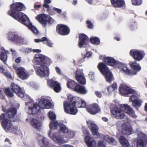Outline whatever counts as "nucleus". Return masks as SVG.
<instances>
[{
	"instance_id": "2f4dec72",
	"label": "nucleus",
	"mask_w": 147,
	"mask_h": 147,
	"mask_svg": "<svg viewBox=\"0 0 147 147\" xmlns=\"http://www.w3.org/2000/svg\"><path fill=\"white\" fill-rule=\"evenodd\" d=\"M30 123L34 128L39 130L40 129L41 124L37 119L34 118L32 119L30 121Z\"/></svg>"
},
{
	"instance_id": "20e7f679",
	"label": "nucleus",
	"mask_w": 147,
	"mask_h": 147,
	"mask_svg": "<svg viewBox=\"0 0 147 147\" xmlns=\"http://www.w3.org/2000/svg\"><path fill=\"white\" fill-rule=\"evenodd\" d=\"M130 66L133 70L128 69L127 67H124L122 68V71L125 72V74L130 76L136 75L137 72L139 71L141 69V67L140 65L137 63L136 61H133L130 62Z\"/></svg>"
},
{
	"instance_id": "f3484780",
	"label": "nucleus",
	"mask_w": 147,
	"mask_h": 147,
	"mask_svg": "<svg viewBox=\"0 0 147 147\" xmlns=\"http://www.w3.org/2000/svg\"><path fill=\"white\" fill-rule=\"evenodd\" d=\"M10 88L13 92L15 93L21 98H23L24 96L23 92L20 87L18 85L13 82L11 83Z\"/></svg>"
},
{
	"instance_id": "f704fd0d",
	"label": "nucleus",
	"mask_w": 147,
	"mask_h": 147,
	"mask_svg": "<svg viewBox=\"0 0 147 147\" xmlns=\"http://www.w3.org/2000/svg\"><path fill=\"white\" fill-rule=\"evenodd\" d=\"M119 140L122 146L124 147H129V144L127 140L124 137L121 136L120 137Z\"/></svg>"
},
{
	"instance_id": "4c0bfd02",
	"label": "nucleus",
	"mask_w": 147,
	"mask_h": 147,
	"mask_svg": "<svg viewBox=\"0 0 147 147\" xmlns=\"http://www.w3.org/2000/svg\"><path fill=\"white\" fill-rule=\"evenodd\" d=\"M4 92L5 95L8 97H11L14 96L13 92L11 88H6Z\"/></svg>"
},
{
	"instance_id": "1a4fd4ad",
	"label": "nucleus",
	"mask_w": 147,
	"mask_h": 147,
	"mask_svg": "<svg viewBox=\"0 0 147 147\" xmlns=\"http://www.w3.org/2000/svg\"><path fill=\"white\" fill-rule=\"evenodd\" d=\"M139 98V95L138 94L134 93L129 98L130 101L132 102V106L137 110L141 106L143 102L142 100Z\"/></svg>"
},
{
	"instance_id": "79ce46f5",
	"label": "nucleus",
	"mask_w": 147,
	"mask_h": 147,
	"mask_svg": "<svg viewBox=\"0 0 147 147\" xmlns=\"http://www.w3.org/2000/svg\"><path fill=\"white\" fill-rule=\"evenodd\" d=\"M53 139L57 143L61 144H62L63 143V139L61 136H55L53 138Z\"/></svg>"
},
{
	"instance_id": "473e14b6",
	"label": "nucleus",
	"mask_w": 147,
	"mask_h": 147,
	"mask_svg": "<svg viewBox=\"0 0 147 147\" xmlns=\"http://www.w3.org/2000/svg\"><path fill=\"white\" fill-rule=\"evenodd\" d=\"M78 83L71 79H69L67 81L66 85L68 88L74 90Z\"/></svg>"
},
{
	"instance_id": "4be33fe9",
	"label": "nucleus",
	"mask_w": 147,
	"mask_h": 147,
	"mask_svg": "<svg viewBox=\"0 0 147 147\" xmlns=\"http://www.w3.org/2000/svg\"><path fill=\"white\" fill-rule=\"evenodd\" d=\"M121 130L123 134L129 135L131 134L132 129L131 126L127 122L123 123L121 125Z\"/></svg>"
},
{
	"instance_id": "37998d69",
	"label": "nucleus",
	"mask_w": 147,
	"mask_h": 147,
	"mask_svg": "<svg viewBox=\"0 0 147 147\" xmlns=\"http://www.w3.org/2000/svg\"><path fill=\"white\" fill-rule=\"evenodd\" d=\"M132 5H140L142 2V0H131Z\"/></svg>"
},
{
	"instance_id": "a211bd4d",
	"label": "nucleus",
	"mask_w": 147,
	"mask_h": 147,
	"mask_svg": "<svg viewBox=\"0 0 147 147\" xmlns=\"http://www.w3.org/2000/svg\"><path fill=\"white\" fill-rule=\"evenodd\" d=\"M48 86L57 92H59L61 90L60 84L57 81L51 79L48 82Z\"/></svg>"
},
{
	"instance_id": "0e129e2a",
	"label": "nucleus",
	"mask_w": 147,
	"mask_h": 147,
	"mask_svg": "<svg viewBox=\"0 0 147 147\" xmlns=\"http://www.w3.org/2000/svg\"><path fill=\"white\" fill-rule=\"evenodd\" d=\"M48 40V39L46 37H44L40 39L41 42H44L45 41H47Z\"/></svg>"
},
{
	"instance_id": "a18cd8bd",
	"label": "nucleus",
	"mask_w": 147,
	"mask_h": 147,
	"mask_svg": "<svg viewBox=\"0 0 147 147\" xmlns=\"http://www.w3.org/2000/svg\"><path fill=\"white\" fill-rule=\"evenodd\" d=\"M48 115L49 119L51 120L55 119L56 116L55 115L53 112L49 111L48 113Z\"/></svg>"
},
{
	"instance_id": "09e8293b",
	"label": "nucleus",
	"mask_w": 147,
	"mask_h": 147,
	"mask_svg": "<svg viewBox=\"0 0 147 147\" xmlns=\"http://www.w3.org/2000/svg\"><path fill=\"white\" fill-rule=\"evenodd\" d=\"M3 74L7 78L9 79H11L12 77L10 73L9 72L5 71Z\"/></svg>"
},
{
	"instance_id": "603ef678",
	"label": "nucleus",
	"mask_w": 147,
	"mask_h": 147,
	"mask_svg": "<svg viewBox=\"0 0 147 147\" xmlns=\"http://www.w3.org/2000/svg\"><path fill=\"white\" fill-rule=\"evenodd\" d=\"M105 145L103 141H100L98 142V147H105Z\"/></svg>"
},
{
	"instance_id": "8fccbe9b",
	"label": "nucleus",
	"mask_w": 147,
	"mask_h": 147,
	"mask_svg": "<svg viewBox=\"0 0 147 147\" xmlns=\"http://www.w3.org/2000/svg\"><path fill=\"white\" fill-rule=\"evenodd\" d=\"M94 93L98 97L100 98L102 97V94L101 92L96 91L94 92Z\"/></svg>"
},
{
	"instance_id": "6ab92c4d",
	"label": "nucleus",
	"mask_w": 147,
	"mask_h": 147,
	"mask_svg": "<svg viewBox=\"0 0 147 147\" xmlns=\"http://www.w3.org/2000/svg\"><path fill=\"white\" fill-rule=\"evenodd\" d=\"M51 104L50 101L45 98H42L38 104V107L40 108L49 109L51 108Z\"/></svg>"
},
{
	"instance_id": "72a5a7b5",
	"label": "nucleus",
	"mask_w": 147,
	"mask_h": 147,
	"mask_svg": "<svg viewBox=\"0 0 147 147\" xmlns=\"http://www.w3.org/2000/svg\"><path fill=\"white\" fill-rule=\"evenodd\" d=\"M38 105L36 104H33L32 107H28L29 112L30 114H34L36 113L39 111L38 108Z\"/></svg>"
},
{
	"instance_id": "4d7b16f0",
	"label": "nucleus",
	"mask_w": 147,
	"mask_h": 147,
	"mask_svg": "<svg viewBox=\"0 0 147 147\" xmlns=\"http://www.w3.org/2000/svg\"><path fill=\"white\" fill-rule=\"evenodd\" d=\"M92 55V53H91L88 52L87 53L84 55V58H85L86 57H89L90 56H91Z\"/></svg>"
},
{
	"instance_id": "bf43d9fd",
	"label": "nucleus",
	"mask_w": 147,
	"mask_h": 147,
	"mask_svg": "<svg viewBox=\"0 0 147 147\" xmlns=\"http://www.w3.org/2000/svg\"><path fill=\"white\" fill-rule=\"evenodd\" d=\"M107 91L109 92H110L111 91H114V90L112 88V87L111 86H109L107 88Z\"/></svg>"
},
{
	"instance_id": "4468645a",
	"label": "nucleus",
	"mask_w": 147,
	"mask_h": 147,
	"mask_svg": "<svg viewBox=\"0 0 147 147\" xmlns=\"http://www.w3.org/2000/svg\"><path fill=\"white\" fill-rule=\"evenodd\" d=\"M111 112L114 117L117 119H122L124 117L123 111L121 109L117 107H113L112 109Z\"/></svg>"
},
{
	"instance_id": "dca6fc26",
	"label": "nucleus",
	"mask_w": 147,
	"mask_h": 147,
	"mask_svg": "<svg viewBox=\"0 0 147 147\" xmlns=\"http://www.w3.org/2000/svg\"><path fill=\"white\" fill-rule=\"evenodd\" d=\"M119 91L121 94H134V90L130 88L128 86L124 84H121L119 88Z\"/></svg>"
},
{
	"instance_id": "ea45409f",
	"label": "nucleus",
	"mask_w": 147,
	"mask_h": 147,
	"mask_svg": "<svg viewBox=\"0 0 147 147\" xmlns=\"http://www.w3.org/2000/svg\"><path fill=\"white\" fill-rule=\"evenodd\" d=\"M52 63L51 60L49 58L45 57V59L43 61V65H45L46 66H49Z\"/></svg>"
},
{
	"instance_id": "f03ea898",
	"label": "nucleus",
	"mask_w": 147,
	"mask_h": 147,
	"mask_svg": "<svg viewBox=\"0 0 147 147\" xmlns=\"http://www.w3.org/2000/svg\"><path fill=\"white\" fill-rule=\"evenodd\" d=\"M17 113L15 108H9L7 110L5 114L2 113L0 116V121L2 127L7 133L8 132L14 134L16 133L17 128L14 127L11 121H17L14 117Z\"/></svg>"
},
{
	"instance_id": "2eb2a0df",
	"label": "nucleus",
	"mask_w": 147,
	"mask_h": 147,
	"mask_svg": "<svg viewBox=\"0 0 147 147\" xmlns=\"http://www.w3.org/2000/svg\"><path fill=\"white\" fill-rule=\"evenodd\" d=\"M75 78L77 81L81 85H84L86 84V80L82 71L77 69L75 74Z\"/></svg>"
},
{
	"instance_id": "7c9ffc66",
	"label": "nucleus",
	"mask_w": 147,
	"mask_h": 147,
	"mask_svg": "<svg viewBox=\"0 0 147 147\" xmlns=\"http://www.w3.org/2000/svg\"><path fill=\"white\" fill-rule=\"evenodd\" d=\"M85 141L88 147H95L96 143L92 140V138L89 136H86L85 138Z\"/></svg>"
},
{
	"instance_id": "5701e85b",
	"label": "nucleus",
	"mask_w": 147,
	"mask_h": 147,
	"mask_svg": "<svg viewBox=\"0 0 147 147\" xmlns=\"http://www.w3.org/2000/svg\"><path fill=\"white\" fill-rule=\"evenodd\" d=\"M88 37L84 34H80L79 35V41H78V46L80 48L84 47V45L87 44V41L88 40Z\"/></svg>"
},
{
	"instance_id": "cd10ccee",
	"label": "nucleus",
	"mask_w": 147,
	"mask_h": 147,
	"mask_svg": "<svg viewBox=\"0 0 147 147\" xmlns=\"http://www.w3.org/2000/svg\"><path fill=\"white\" fill-rule=\"evenodd\" d=\"M8 53V51L5 50L3 47L0 48V59L5 64L7 60V54Z\"/></svg>"
},
{
	"instance_id": "b1692460",
	"label": "nucleus",
	"mask_w": 147,
	"mask_h": 147,
	"mask_svg": "<svg viewBox=\"0 0 147 147\" xmlns=\"http://www.w3.org/2000/svg\"><path fill=\"white\" fill-rule=\"evenodd\" d=\"M45 59V55L37 53L34 57L33 61L35 64L37 65H43V61Z\"/></svg>"
},
{
	"instance_id": "052dcab7",
	"label": "nucleus",
	"mask_w": 147,
	"mask_h": 147,
	"mask_svg": "<svg viewBox=\"0 0 147 147\" xmlns=\"http://www.w3.org/2000/svg\"><path fill=\"white\" fill-rule=\"evenodd\" d=\"M38 119L41 121H42L44 119V116L42 115H38Z\"/></svg>"
},
{
	"instance_id": "49530a36",
	"label": "nucleus",
	"mask_w": 147,
	"mask_h": 147,
	"mask_svg": "<svg viewBox=\"0 0 147 147\" xmlns=\"http://www.w3.org/2000/svg\"><path fill=\"white\" fill-rule=\"evenodd\" d=\"M137 147H144V141L142 139L138 140L137 142Z\"/></svg>"
},
{
	"instance_id": "338daca9",
	"label": "nucleus",
	"mask_w": 147,
	"mask_h": 147,
	"mask_svg": "<svg viewBox=\"0 0 147 147\" xmlns=\"http://www.w3.org/2000/svg\"><path fill=\"white\" fill-rule=\"evenodd\" d=\"M32 51L33 52H36V53H40L41 52V51L40 50V49H34Z\"/></svg>"
},
{
	"instance_id": "412c9836",
	"label": "nucleus",
	"mask_w": 147,
	"mask_h": 147,
	"mask_svg": "<svg viewBox=\"0 0 147 147\" xmlns=\"http://www.w3.org/2000/svg\"><path fill=\"white\" fill-rule=\"evenodd\" d=\"M121 107L124 110L125 112L129 116L136 118L137 116L135 114L134 111L132 108L127 104H123V106L121 105Z\"/></svg>"
},
{
	"instance_id": "c9c22d12",
	"label": "nucleus",
	"mask_w": 147,
	"mask_h": 147,
	"mask_svg": "<svg viewBox=\"0 0 147 147\" xmlns=\"http://www.w3.org/2000/svg\"><path fill=\"white\" fill-rule=\"evenodd\" d=\"M103 75L105 76L106 81L109 83L111 82L114 79L113 75L110 70Z\"/></svg>"
},
{
	"instance_id": "a19ab883",
	"label": "nucleus",
	"mask_w": 147,
	"mask_h": 147,
	"mask_svg": "<svg viewBox=\"0 0 147 147\" xmlns=\"http://www.w3.org/2000/svg\"><path fill=\"white\" fill-rule=\"evenodd\" d=\"M42 147H50V145L48 140L45 138H43L41 140Z\"/></svg>"
},
{
	"instance_id": "aec40b11",
	"label": "nucleus",
	"mask_w": 147,
	"mask_h": 147,
	"mask_svg": "<svg viewBox=\"0 0 147 147\" xmlns=\"http://www.w3.org/2000/svg\"><path fill=\"white\" fill-rule=\"evenodd\" d=\"M16 74L22 80L27 79L28 77V74L24 68L20 67L16 70Z\"/></svg>"
},
{
	"instance_id": "c85d7f7f",
	"label": "nucleus",
	"mask_w": 147,
	"mask_h": 147,
	"mask_svg": "<svg viewBox=\"0 0 147 147\" xmlns=\"http://www.w3.org/2000/svg\"><path fill=\"white\" fill-rule=\"evenodd\" d=\"M111 4L115 8H120L125 4L124 0H110Z\"/></svg>"
},
{
	"instance_id": "e433bc0d",
	"label": "nucleus",
	"mask_w": 147,
	"mask_h": 147,
	"mask_svg": "<svg viewBox=\"0 0 147 147\" xmlns=\"http://www.w3.org/2000/svg\"><path fill=\"white\" fill-rule=\"evenodd\" d=\"M90 42L95 45H99L100 43V40L98 37L96 36L91 37L90 39Z\"/></svg>"
},
{
	"instance_id": "39448f33",
	"label": "nucleus",
	"mask_w": 147,
	"mask_h": 147,
	"mask_svg": "<svg viewBox=\"0 0 147 147\" xmlns=\"http://www.w3.org/2000/svg\"><path fill=\"white\" fill-rule=\"evenodd\" d=\"M40 65V67L34 65V67L37 74L42 78L48 76L49 73L48 68L45 65Z\"/></svg>"
},
{
	"instance_id": "774afa93",
	"label": "nucleus",
	"mask_w": 147,
	"mask_h": 147,
	"mask_svg": "<svg viewBox=\"0 0 147 147\" xmlns=\"http://www.w3.org/2000/svg\"><path fill=\"white\" fill-rule=\"evenodd\" d=\"M41 6V5L40 4H39L38 5H34V7L35 9H37L38 8H40Z\"/></svg>"
},
{
	"instance_id": "6e6d98bb",
	"label": "nucleus",
	"mask_w": 147,
	"mask_h": 147,
	"mask_svg": "<svg viewBox=\"0 0 147 147\" xmlns=\"http://www.w3.org/2000/svg\"><path fill=\"white\" fill-rule=\"evenodd\" d=\"M53 10L54 11H56L57 13H59L62 12V11L61 9L56 8L55 7H53Z\"/></svg>"
},
{
	"instance_id": "58836bf2",
	"label": "nucleus",
	"mask_w": 147,
	"mask_h": 147,
	"mask_svg": "<svg viewBox=\"0 0 147 147\" xmlns=\"http://www.w3.org/2000/svg\"><path fill=\"white\" fill-rule=\"evenodd\" d=\"M75 135V133L74 131L68 129V131L65 135V136L67 138L70 139L74 137Z\"/></svg>"
},
{
	"instance_id": "a878e982",
	"label": "nucleus",
	"mask_w": 147,
	"mask_h": 147,
	"mask_svg": "<svg viewBox=\"0 0 147 147\" xmlns=\"http://www.w3.org/2000/svg\"><path fill=\"white\" fill-rule=\"evenodd\" d=\"M51 2V0H44V4L42 5V7L46 9V11L49 14L53 15L55 14V13L49 5Z\"/></svg>"
},
{
	"instance_id": "5fc2aeb1",
	"label": "nucleus",
	"mask_w": 147,
	"mask_h": 147,
	"mask_svg": "<svg viewBox=\"0 0 147 147\" xmlns=\"http://www.w3.org/2000/svg\"><path fill=\"white\" fill-rule=\"evenodd\" d=\"M46 45L49 47H52L53 43L50 40L48 39L46 42Z\"/></svg>"
},
{
	"instance_id": "f8f14e48",
	"label": "nucleus",
	"mask_w": 147,
	"mask_h": 147,
	"mask_svg": "<svg viewBox=\"0 0 147 147\" xmlns=\"http://www.w3.org/2000/svg\"><path fill=\"white\" fill-rule=\"evenodd\" d=\"M7 37L9 40L16 42L17 45L24 42V39L13 32L9 33Z\"/></svg>"
},
{
	"instance_id": "7ed1b4c3",
	"label": "nucleus",
	"mask_w": 147,
	"mask_h": 147,
	"mask_svg": "<svg viewBox=\"0 0 147 147\" xmlns=\"http://www.w3.org/2000/svg\"><path fill=\"white\" fill-rule=\"evenodd\" d=\"M68 100L71 103L67 102L63 104L64 110L67 113L76 115L78 112L76 106L78 108H85L86 106L85 101L79 97H72L68 98Z\"/></svg>"
},
{
	"instance_id": "de8ad7c7",
	"label": "nucleus",
	"mask_w": 147,
	"mask_h": 147,
	"mask_svg": "<svg viewBox=\"0 0 147 147\" xmlns=\"http://www.w3.org/2000/svg\"><path fill=\"white\" fill-rule=\"evenodd\" d=\"M86 24L87 27L90 29L92 28L93 25V24L91 22V21L89 20H87L86 22Z\"/></svg>"
},
{
	"instance_id": "393cba45",
	"label": "nucleus",
	"mask_w": 147,
	"mask_h": 147,
	"mask_svg": "<svg viewBox=\"0 0 147 147\" xmlns=\"http://www.w3.org/2000/svg\"><path fill=\"white\" fill-rule=\"evenodd\" d=\"M104 62L107 65L114 67L118 64L119 62L116 61L113 57H107L104 58Z\"/></svg>"
},
{
	"instance_id": "69168bd1",
	"label": "nucleus",
	"mask_w": 147,
	"mask_h": 147,
	"mask_svg": "<svg viewBox=\"0 0 147 147\" xmlns=\"http://www.w3.org/2000/svg\"><path fill=\"white\" fill-rule=\"evenodd\" d=\"M5 71L3 67L0 66V72L3 73Z\"/></svg>"
},
{
	"instance_id": "0eeeda50",
	"label": "nucleus",
	"mask_w": 147,
	"mask_h": 147,
	"mask_svg": "<svg viewBox=\"0 0 147 147\" xmlns=\"http://www.w3.org/2000/svg\"><path fill=\"white\" fill-rule=\"evenodd\" d=\"M49 127L51 130L53 129H58V127L59 128V131L60 133H62L64 135L67 131H68V129L66 126L63 124L60 123H58L57 121L50 122L49 124Z\"/></svg>"
},
{
	"instance_id": "c756f323",
	"label": "nucleus",
	"mask_w": 147,
	"mask_h": 147,
	"mask_svg": "<svg viewBox=\"0 0 147 147\" xmlns=\"http://www.w3.org/2000/svg\"><path fill=\"white\" fill-rule=\"evenodd\" d=\"M106 63L100 62L97 66V67L102 74H104L110 70L109 68L107 66Z\"/></svg>"
},
{
	"instance_id": "bb28decb",
	"label": "nucleus",
	"mask_w": 147,
	"mask_h": 147,
	"mask_svg": "<svg viewBox=\"0 0 147 147\" xmlns=\"http://www.w3.org/2000/svg\"><path fill=\"white\" fill-rule=\"evenodd\" d=\"M74 91L82 94H85L87 93V91L85 86L81 85L78 83L75 88Z\"/></svg>"
},
{
	"instance_id": "9d476101",
	"label": "nucleus",
	"mask_w": 147,
	"mask_h": 147,
	"mask_svg": "<svg viewBox=\"0 0 147 147\" xmlns=\"http://www.w3.org/2000/svg\"><path fill=\"white\" fill-rule=\"evenodd\" d=\"M56 31L58 34L62 36L67 35L70 32L69 27L66 25L62 24H58L57 26Z\"/></svg>"
},
{
	"instance_id": "13d9d810",
	"label": "nucleus",
	"mask_w": 147,
	"mask_h": 147,
	"mask_svg": "<svg viewBox=\"0 0 147 147\" xmlns=\"http://www.w3.org/2000/svg\"><path fill=\"white\" fill-rule=\"evenodd\" d=\"M55 70L57 73L59 75H61V71L60 68L57 67H55Z\"/></svg>"
},
{
	"instance_id": "423d86ee",
	"label": "nucleus",
	"mask_w": 147,
	"mask_h": 147,
	"mask_svg": "<svg viewBox=\"0 0 147 147\" xmlns=\"http://www.w3.org/2000/svg\"><path fill=\"white\" fill-rule=\"evenodd\" d=\"M35 19L44 27L46 26L47 23H52L53 22V19L49 16L45 14L37 15Z\"/></svg>"
},
{
	"instance_id": "680f3d73",
	"label": "nucleus",
	"mask_w": 147,
	"mask_h": 147,
	"mask_svg": "<svg viewBox=\"0 0 147 147\" xmlns=\"http://www.w3.org/2000/svg\"><path fill=\"white\" fill-rule=\"evenodd\" d=\"M21 60V57H18L16 59L15 61L16 63H18L20 62Z\"/></svg>"
},
{
	"instance_id": "e2e57ef3",
	"label": "nucleus",
	"mask_w": 147,
	"mask_h": 147,
	"mask_svg": "<svg viewBox=\"0 0 147 147\" xmlns=\"http://www.w3.org/2000/svg\"><path fill=\"white\" fill-rule=\"evenodd\" d=\"M5 98V96L2 94L1 90L0 89V98L3 99Z\"/></svg>"
},
{
	"instance_id": "f257e3e1",
	"label": "nucleus",
	"mask_w": 147,
	"mask_h": 147,
	"mask_svg": "<svg viewBox=\"0 0 147 147\" xmlns=\"http://www.w3.org/2000/svg\"><path fill=\"white\" fill-rule=\"evenodd\" d=\"M24 5L21 3L16 2L10 5V9L8 12V15L27 26L33 33L36 34L38 31L33 26L26 15L20 11L24 10Z\"/></svg>"
},
{
	"instance_id": "c03bdc74",
	"label": "nucleus",
	"mask_w": 147,
	"mask_h": 147,
	"mask_svg": "<svg viewBox=\"0 0 147 147\" xmlns=\"http://www.w3.org/2000/svg\"><path fill=\"white\" fill-rule=\"evenodd\" d=\"M107 140L111 144L113 145H115L117 144L116 141L113 138L109 137Z\"/></svg>"
},
{
	"instance_id": "ddd939ff",
	"label": "nucleus",
	"mask_w": 147,
	"mask_h": 147,
	"mask_svg": "<svg viewBox=\"0 0 147 147\" xmlns=\"http://www.w3.org/2000/svg\"><path fill=\"white\" fill-rule=\"evenodd\" d=\"M86 109L88 112L92 115L96 114L100 111L99 106L96 103L89 105Z\"/></svg>"
},
{
	"instance_id": "6e6552de",
	"label": "nucleus",
	"mask_w": 147,
	"mask_h": 147,
	"mask_svg": "<svg viewBox=\"0 0 147 147\" xmlns=\"http://www.w3.org/2000/svg\"><path fill=\"white\" fill-rule=\"evenodd\" d=\"M88 127L90 130L92 135L96 138H98L100 136V135L98 131V127L95 122L90 120L86 121Z\"/></svg>"
},
{
	"instance_id": "3c124183",
	"label": "nucleus",
	"mask_w": 147,
	"mask_h": 147,
	"mask_svg": "<svg viewBox=\"0 0 147 147\" xmlns=\"http://www.w3.org/2000/svg\"><path fill=\"white\" fill-rule=\"evenodd\" d=\"M94 73L90 72L89 73L88 75L89 78L91 80H93L94 79Z\"/></svg>"
},
{
	"instance_id": "864d4df0",
	"label": "nucleus",
	"mask_w": 147,
	"mask_h": 147,
	"mask_svg": "<svg viewBox=\"0 0 147 147\" xmlns=\"http://www.w3.org/2000/svg\"><path fill=\"white\" fill-rule=\"evenodd\" d=\"M114 91L116 90L117 88V85L116 82H114L111 86Z\"/></svg>"
},
{
	"instance_id": "9b49d317",
	"label": "nucleus",
	"mask_w": 147,
	"mask_h": 147,
	"mask_svg": "<svg viewBox=\"0 0 147 147\" xmlns=\"http://www.w3.org/2000/svg\"><path fill=\"white\" fill-rule=\"evenodd\" d=\"M129 54L135 61H141L145 55V53L143 51L135 50L133 49L130 50Z\"/></svg>"
}]
</instances>
